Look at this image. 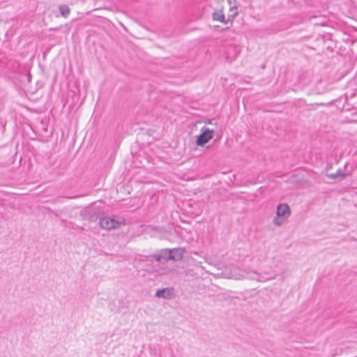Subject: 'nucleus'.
<instances>
[{
	"mask_svg": "<svg viewBox=\"0 0 357 357\" xmlns=\"http://www.w3.org/2000/svg\"><path fill=\"white\" fill-rule=\"evenodd\" d=\"M290 208L287 204H280L277 206L276 217L273 219L274 225L280 226L290 215Z\"/></svg>",
	"mask_w": 357,
	"mask_h": 357,
	"instance_id": "1",
	"label": "nucleus"
},
{
	"mask_svg": "<svg viewBox=\"0 0 357 357\" xmlns=\"http://www.w3.org/2000/svg\"><path fill=\"white\" fill-rule=\"evenodd\" d=\"M122 224H123V220L121 218H119L114 216L103 217L99 220L100 227L107 230L119 228Z\"/></svg>",
	"mask_w": 357,
	"mask_h": 357,
	"instance_id": "2",
	"label": "nucleus"
},
{
	"mask_svg": "<svg viewBox=\"0 0 357 357\" xmlns=\"http://www.w3.org/2000/svg\"><path fill=\"white\" fill-rule=\"evenodd\" d=\"M201 132V134L197 137V144L198 146H204L213 137L214 130L203 127Z\"/></svg>",
	"mask_w": 357,
	"mask_h": 357,
	"instance_id": "3",
	"label": "nucleus"
},
{
	"mask_svg": "<svg viewBox=\"0 0 357 357\" xmlns=\"http://www.w3.org/2000/svg\"><path fill=\"white\" fill-rule=\"evenodd\" d=\"M243 276L248 279L256 280L259 282H265L266 280H271L275 278V275H264L263 274L258 273L255 271L247 273L246 275Z\"/></svg>",
	"mask_w": 357,
	"mask_h": 357,
	"instance_id": "4",
	"label": "nucleus"
},
{
	"mask_svg": "<svg viewBox=\"0 0 357 357\" xmlns=\"http://www.w3.org/2000/svg\"><path fill=\"white\" fill-rule=\"evenodd\" d=\"M227 2L229 5L227 21H232L238 15V6L234 0H227Z\"/></svg>",
	"mask_w": 357,
	"mask_h": 357,
	"instance_id": "5",
	"label": "nucleus"
},
{
	"mask_svg": "<svg viewBox=\"0 0 357 357\" xmlns=\"http://www.w3.org/2000/svg\"><path fill=\"white\" fill-rule=\"evenodd\" d=\"M185 249L176 248L170 249V260L179 261L183 258Z\"/></svg>",
	"mask_w": 357,
	"mask_h": 357,
	"instance_id": "6",
	"label": "nucleus"
},
{
	"mask_svg": "<svg viewBox=\"0 0 357 357\" xmlns=\"http://www.w3.org/2000/svg\"><path fill=\"white\" fill-rule=\"evenodd\" d=\"M152 257L157 261L170 260V249L161 250L158 254L152 255Z\"/></svg>",
	"mask_w": 357,
	"mask_h": 357,
	"instance_id": "7",
	"label": "nucleus"
},
{
	"mask_svg": "<svg viewBox=\"0 0 357 357\" xmlns=\"http://www.w3.org/2000/svg\"><path fill=\"white\" fill-rule=\"evenodd\" d=\"M213 19L214 20L227 24L228 21L225 20V15L222 10H217L213 13Z\"/></svg>",
	"mask_w": 357,
	"mask_h": 357,
	"instance_id": "8",
	"label": "nucleus"
},
{
	"mask_svg": "<svg viewBox=\"0 0 357 357\" xmlns=\"http://www.w3.org/2000/svg\"><path fill=\"white\" fill-rule=\"evenodd\" d=\"M155 295L158 298L169 299L171 298V291L168 289H162L158 290Z\"/></svg>",
	"mask_w": 357,
	"mask_h": 357,
	"instance_id": "9",
	"label": "nucleus"
},
{
	"mask_svg": "<svg viewBox=\"0 0 357 357\" xmlns=\"http://www.w3.org/2000/svg\"><path fill=\"white\" fill-rule=\"evenodd\" d=\"M327 176L332 179H335L337 178H340V179H343L346 177V174L342 171L341 169H339L334 174H328Z\"/></svg>",
	"mask_w": 357,
	"mask_h": 357,
	"instance_id": "10",
	"label": "nucleus"
},
{
	"mask_svg": "<svg viewBox=\"0 0 357 357\" xmlns=\"http://www.w3.org/2000/svg\"><path fill=\"white\" fill-rule=\"evenodd\" d=\"M59 11L61 15L64 17H67L70 14V8L66 5H61L59 6Z\"/></svg>",
	"mask_w": 357,
	"mask_h": 357,
	"instance_id": "11",
	"label": "nucleus"
},
{
	"mask_svg": "<svg viewBox=\"0 0 357 357\" xmlns=\"http://www.w3.org/2000/svg\"><path fill=\"white\" fill-rule=\"evenodd\" d=\"M213 121H214V119H209V120H208V121H207L206 123H208V124H213ZM216 123H217V122L215 121V122L214 123V124H216Z\"/></svg>",
	"mask_w": 357,
	"mask_h": 357,
	"instance_id": "12",
	"label": "nucleus"
}]
</instances>
